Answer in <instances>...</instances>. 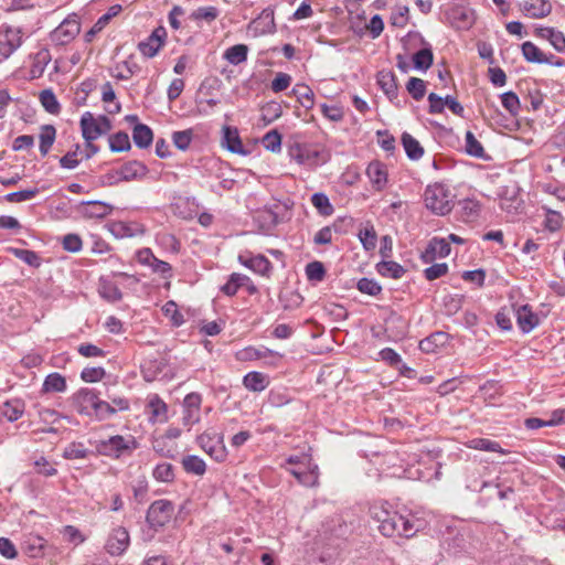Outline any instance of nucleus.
Wrapping results in <instances>:
<instances>
[{
	"mask_svg": "<svg viewBox=\"0 0 565 565\" xmlns=\"http://www.w3.org/2000/svg\"><path fill=\"white\" fill-rule=\"evenodd\" d=\"M98 291L99 295L109 302H117L122 298L118 285L107 278H100Z\"/></svg>",
	"mask_w": 565,
	"mask_h": 565,
	"instance_id": "nucleus-26",
	"label": "nucleus"
},
{
	"mask_svg": "<svg viewBox=\"0 0 565 565\" xmlns=\"http://www.w3.org/2000/svg\"><path fill=\"white\" fill-rule=\"evenodd\" d=\"M358 289L362 294L370 296H377L382 291V287L374 279L361 278L358 281Z\"/></svg>",
	"mask_w": 565,
	"mask_h": 565,
	"instance_id": "nucleus-57",
	"label": "nucleus"
},
{
	"mask_svg": "<svg viewBox=\"0 0 565 565\" xmlns=\"http://www.w3.org/2000/svg\"><path fill=\"white\" fill-rule=\"evenodd\" d=\"M521 49L522 54L527 62L543 64L546 61V54L530 41L524 42Z\"/></svg>",
	"mask_w": 565,
	"mask_h": 565,
	"instance_id": "nucleus-40",
	"label": "nucleus"
},
{
	"mask_svg": "<svg viewBox=\"0 0 565 565\" xmlns=\"http://www.w3.org/2000/svg\"><path fill=\"white\" fill-rule=\"evenodd\" d=\"M202 397L199 393H190L184 397V417L183 420L188 425H193L200 420V407Z\"/></svg>",
	"mask_w": 565,
	"mask_h": 565,
	"instance_id": "nucleus-16",
	"label": "nucleus"
},
{
	"mask_svg": "<svg viewBox=\"0 0 565 565\" xmlns=\"http://www.w3.org/2000/svg\"><path fill=\"white\" fill-rule=\"evenodd\" d=\"M220 15V11L215 7H201L192 12L191 18L195 21H206L207 23L213 22Z\"/></svg>",
	"mask_w": 565,
	"mask_h": 565,
	"instance_id": "nucleus-50",
	"label": "nucleus"
},
{
	"mask_svg": "<svg viewBox=\"0 0 565 565\" xmlns=\"http://www.w3.org/2000/svg\"><path fill=\"white\" fill-rule=\"evenodd\" d=\"M515 317L519 328L527 333L539 324V317L534 313L529 305H523L516 308Z\"/></svg>",
	"mask_w": 565,
	"mask_h": 565,
	"instance_id": "nucleus-19",
	"label": "nucleus"
},
{
	"mask_svg": "<svg viewBox=\"0 0 565 565\" xmlns=\"http://www.w3.org/2000/svg\"><path fill=\"white\" fill-rule=\"evenodd\" d=\"M359 238L365 250H373L375 248L377 236L373 226L361 230Z\"/></svg>",
	"mask_w": 565,
	"mask_h": 565,
	"instance_id": "nucleus-53",
	"label": "nucleus"
},
{
	"mask_svg": "<svg viewBox=\"0 0 565 565\" xmlns=\"http://www.w3.org/2000/svg\"><path fill=\"white\" fill-rule=\"evenodd\" d=\"M222 145L231 152L237 154H246L237 128L225 126L223 128Z\"/></svg>",
	"mask_w": 565,
	"mask_h": 565,
	"instance_id": "nucleus-21",
	"label": "nucleus"
},
{
	"mask_svg": "<svg viewBox=\"0 0 565 565\" xmlns=\"http://www.w3.org/2000/svg\"><path fill=\"white\" fill-rule=\"evenodd\" d=\"M248 52L249 49L246 44H235L224 51L223 58L236 66L247 61Z\"/></svg>",
	"mask_w": 565,
	"mask_h": 565,
	"instance_id": "nucleus-25",
	"label": "nucleus"
},
{
	"mask_svg": "<svg viewBox=\"0 0 565 565\" xmlns=\"http://www.w3.org/2000/svg\"><path fill=\"white\" fill-rule=\"evenodd\" d=\"M306 275L309 280L321 281L324 278L326 269L320 262H312L306 266Z\"/></svg>",
	"mask_w": 565,
	"mask_h": 565,
	"instance_id": "nucleus-58",
	"label": "nucleus"
},
{
	"mask_svg": "<svg viewBox=\"0 0 565 565\" xmlns=\"http://www.w3.org/2000/svg\"><path fill=\"white\" fill-rule=\"evenodd\" d=\"M98 399L97 393L89 388H82L74 396L77 411L86 415H89L90 411L95 412Z\"/></svg>",
	"mask_w": 565,
	"mask_h": 565,
	"instance_id": "nucleus-17",
	"label": "nucleus"
},
{
	"mask_svg": "<svg viewBox=\"0 0 565 565\" xmlns=\"http://www.w3.org/2000/svg\"><path fill=\"white\" fill-rule=\"evenodd\" d=\"M81 23L77 17L73 14L63 20L60 25L51 32L50 39L55 45L63 46L71 43L78 35Z\"/></svg>",
	"mask_w": 565,
	"mask_h": 565,
	"instance_id": "nucleus-5",
	"label": "nucleus"
},
{
	"mask_svg": "<svg viewBox=\"0 0 565 565\" xmlns=\"http://www.w3.org/2000/svg\"><path fill=\"white\" fill-rule=\"evenodd\" d=\"M416 519L415 516L407 514H402V521L395 520L392 523V527L390 531L388 537H404L411 539L415 536L418 532V529L415 526Z\"/></svg>",
	"mask_w": 565,
	"mask_h": 565,
	"instance_id": "nucleus-12",
	"label": "nucleus"
},
{
	"mask_svg": "<svg viewBox=\"0 0 565 565\" xmlns=\"http://www.w3.org/2000/svg\"><path fill=\"white\" fill-rule=\"evenodd\" d=\"M244 386L253 392H260L268 385L267 376L260 372H249L243 379Z\"/></svg>",
	"mask_w": 565,
	"mask_h": 565,
	"instance_id": "nucleus-35",
	"label": "nucleus"
},
{
	"mask_svg": "<svg viewBox=\"0 0 565 565\" xmlns=\"http://www.w3.org/2000/svg\"><path fill=\"white\" fill-rule=\"evenodd\" d=\"M109 147L114 152H122L130 149V140L127 132L119 131L109 137Z\"/></svg>",
	"mask_w": 565,
	"mask_h": 565,
	"instance_id": "nucleus-42",
	"label": "nucleus"
},
{
	"mask_svg": "<svg viewBox=\"0 0 565 565\" xmlns=\"http://www.w3.org/2000/svg\"><path fill=\"white\" fill-rule=\"evenodd\" d=\"M199 446L213 459L221 462L226 458L223 437L216 433H203L198 437Z\"/></svg>",
	"mask_w": 565,
	"mask_h": 565,
	"instance_id": "nucleus-7",
	"label": "nucleus"
},
{
	"mask_svg": "<svg viewBox=\"0 0 565 565\" xmlns=\"http://www.w3.org/2000/svg\"><path fill=\"white\" fill-rule=\"evenodd\" d=\"M291 84V76L287 73H278L271 81L270 88L274 93H280L287 89Z\"/></svg>",
	"mask_w": 565,
	"mask_h": 565,
	"instance_id": "nucleus-62",
	"label": "nucleus"
},
{
	"mask_svg": "<svg viewBox=\"0 0 565 565\" xmlns=\"http://www.w3.org/2000/svg\"><path fill=\"white\" fill-rule=\"evenodd\" d=\"M402 143L409 159L418 160L423 157L424 148L412 135L404 132L402 135Z\"/></svg>",
	"mask_w": 565,
	"mask_h": 565,
	"instance_id": "nucleus-34",
	"label": "nucleus"
},
{
	"mask_svg": "<svg viewBox=\"0 0 565 565\" xmlns=\"http://www.w3.org/2000/svg\"><path fill=\"white\" fill-rule=\"evenodd\" d=\"M148 407L150 408L153 418L166 417L168 407L166 403L162 399H160L157 395L149 399Z\"/></svg>",
	"mask_w": 565,
	"mask_h": 565,
	"instance_id": "nucleus-59",
	"label": "nucleus"
},
{
	"mask_svg": "<svg viewBox=\"0 0 565 565\" xmlns=\"http://www.w3.org/2000/svg\"><path fill=\"white\" fill-rule=\"evenodd\" d=\"M434 61V55L430 49L424 47L417 51L413 56L414 66L418 70H428Z\"/></svg>",
	"mask_w": 565,
	"mask_h": 565,
	"instance_id": "nucleus-43",
	"label": "nucleus"
},
{
	"mask_svg": "<svg viewBox=\"0 0 565 565\" xmlns=\"http://www.w3.org/2000/svg\"><path fill=\"white\" fill-rule=\"evenodd\" d=\"M292 94L296 96L297 100L301 104V106L305 107L306 109H311L315 106L313 90L306 84H297L292 88Z\"/></svg>",
	"mask_w": 565,
	"mask_h": 565,
	"instance_id": "nucleus-36",
	"label": "nucleus"
},
{
	"mask_svg": "<svg viewBox=\"0 0 565 565\" xmlns=\"http://www.w3.org/2000/svg\"><path fill=\"white\" fill-rule=\"evenodd\" d=\"M291 156L296 162L306 166L309 169H315L318 166L324 164L330 159L328 151L309 146H298L292 151Z\"/></svg>",
	"mask_w": 565,
	"mask_h": 565,
	"instance_id": "nucleus-4",
	"label": "nucleus"
},
{
	"mask_svg": "<svg viewBox=\"0 0 565 565\" xmlns=\"http://www.w3.org/2000/svg\"><path fill=\"white\" fill-rule=\"evenodd\" d=\"M40 102L47 113L55 115L60 111V104L51 89H44L41 92Z\"/></svg>",
	"mask_w": 565,
	"mask_h": 565,
	"instance_id": "nucleus-45",
	"label": "nucleus"
},
{
	"mask_svg": "<svg viewBox=\"0 0 565 565\" xmlns=\"http://www.w3.org/2000/svg\"><path fill=\"white\" fill-rule=\"evenodd\" d=\"M166 38V29L163 26H158L146 41L139 43L138 49L142 55L153 57L164 44Z\"/></svg>",
	"mask_w": 565,
	"mask_h": 565,
	"instance_id": "nucleus-11",
	"label": "nucleus"
},
{
	"mask_svg": "<svg viewBox=\"0 0 565 565\" xmlns=\"http://www.w3.org/2000/svg\"><path fill=\"white\" fill-rule=\"evenodd\" d=\"M117 173L120 180L132 181L146 177L148 168L142 162L134 160L122 164Z\"/></svg>",
	"mask_w": 565,
	"mask_h": 565,
	"instance_id": "nucleus-22",
	"label": "nucleus"
},
{
	"mask_svg": "<svg viewBox=\"0 0 565 565\" xmlns=\"http://www.w3.org/2000/svg\"><path fill=\"white\" fill-rule=\"evenodd\" d=\"M78 153H82L81 146L76 145L74 150L68 151L60 160V164L65 169H74L78 166L79 160L77 159Z\"/></svg>",
	"mask_w": 565,
	"mask_h": 565,
	"instance_id": "nucleus-61",
	"label": "nucleus"
},
{
	"mask_svg": "<svg viewBox=\"0 0 565 565\" xmlns=\"http://www.w3.org/2000/svg\"><path fill=\"white\" fill-rule=\"evenodd\" d=\"M182 468L186 473L203 476L206 471L205 461L194 455L184 456L181 460Z\"/></svg>",
	"mask_w": 565,
	"mask_h": 565,
	"instance_id": "nucleus-29",
	"label": "nucleus"
},
{
	"mask_svg": "<svg viewBox=\"0 0 565 565\" xmlns=\"http://www.w3.org/2000/svg\"><path fill=\"white\" fill-rule=\"evenodd\" d=\"M262 145L270 152H279L281 150V135L276 129H273L265 134Z\"/></svg>",
	"mask_w": 565,
	"mask_h": 565,
	"instance_id": "nucleus-44",
	"label": "nucleus"
},
{
	"mask_svg": "<svg viewBox=\"0 0 565 565\" xmlns=\"http://www.w3.org/2000/svg\"><path fill=\"white\" fill-rule=\"evenodd\" d=\"M22 45V32L18 28L4 26L0 31V57L7 60Z\"/></svg>",
	"mask_w": 565,
	"mask_h": 565,
	"instance_id": "nucleus-8",
	"label": "nucleus"
},
{
	"mask_svg": "<svg viewBox=\"0 0 565 565\" xmlns=\"http://www.w3.org/2000/svg\"><path fill=\"white\" fill-rule=\"evenodd\" d=\"M129 542L130 537L128 531L122 526H118L109 534L105 550L110 555H121L129 546Z\"/></svg>",
	"mask_w": 565,
	"mask_h": 565,
	"instance_id": "nucleus-10",
	"label": "nucleus"
},
{
	"mask_svg": "<svg viewBox=\"0 0 565 565\" xmlns=\"http://www.w3.org/2000/svg\"><path fill=\"white\" fill-rule=\"evenodd\" d=\"M39 193V189H28V190H21L17 192H12L6 195V200L8 202H24L33 199Z\"/></svg>",
	"mask_w": 565,
	"mask_h": 565,
	"instance_id": "nucleus-60",
	"label": "nucleus"
},
{
	"mask_svg": "<svg viewBox=\"0 0 565 565\" xmlns=\"http://www.w3.org/2000/svg\"><path fill=\"white\" fill-rule=\"evenodd\" d=\"M520 10L531 19H542L552 12V4L550 0H524Z\"/></svg>",
	"mask_w": 565,
	"mask_h": 565,
	"instance_id": "nucleus-14",
	"label": "nucleus"
},
{
	"mask_svg": "<svg viewBox=\"0 0 565 565\" xmlns=\"http://www.w3.org/2000/svg\"><path fill=\"white\" fill-rule=\"evenodd\" d=\"M2 418L9 422L18 420L24 413V403L21 399H11L1 405Z\"/></svg>",
	"mask_w": 565,
	"mask_h": 565,
	"instance_id": "nucleus-30",
	"label": "nucleus"
},
{
	"mask_svg": "<svg viewBox=\"0 0 565 565\" xmlns=\"http://www.w3.org/2000/svg\"><path fill=\"white\" fill-rule=\"evenodd\" d=\"M111 212V206L99 201L83 204L82 214L89 218H103Z\"/></svg>",
	"mask_w": 565,
	"mask_h": 565,
	"instance_id": "nucleus-27",
	"label": "nucleus"
},
{
	"mask_svg": "<svg viewBox=\"0 0 565 565\" xmlns=\"http://www.w3.org/2000/svg\"><path fill=\"white\" fill-rule=\"evenodd\" d=\"M56 137V129L52 125H44L41 127L40 132V152L44 157L49 153L53 146Z\"/></svg>",
	"mask_w": 565,
	"mask_h": 565,
	"instance_id": "nucleus-37",
	"label": "nucleus"
},
{
	"mask_svg": "<svg viewBox=\"0 0 565 565\" xmlns=\"http://www.w3.org/2000/svg\"><path fill=\"white\" fill-rule=\"evenodd\" d=\"M466 152L475 158H484V149L471 131L466 132Z\"/></svg>",
	"mask_w": 565,
	"mask_h": 565,
	"instance_id": "nucleus-47",
	"label": "nucleus"
},
{
	"mask_svg": "<svg viewBox=\"0 0 565 565\" xmlns=\"http://www.w3.org/2000/svg\"><path fill=\"white\" fill-rule=\"evenodd\" d=\"M66 390V380L57 372L49 374L42 385L43 393H61Z\"/></svg>",
	"mask_w": 565,
	"mask_h": 565,
	"instance_id": "nucleus-31",
	"label": "nucleus"
},
{
	"mask_svg": "<svg viewBox=\"0 0 565 565\" xmlns=\"http://www.w3.org/2000/svg\"><path fill=\"white\" fill-rule=\"evenodd\" d=\"M132 139L137 147L148 148L153 140L152 130L147 125L136 124L132 129Z\"/></svg>",
	"mask_w": 565,
	"mask_h": 565,
	"instance_id": "nucleus-28",
	"label": "nucleus"
},
{
	"mask_svg": "<svg viewBox=\"0 0 565 565\" xmlns=\"http://www.w3.org/2000/svg\"><path fill=\"white\" fill-rule=\"evenodd\" d=\"M110 233L117 238L132 237L137 234V227L122 221H115L108 225Z\"/></svg>",
	"mask_w": 565,
	"mask_h": 565,
	"instance_id": "nucleus-41",
	"label": "nucleus"
},
{
	"mask_svg": "<svg viewBox=\"0 0 565 565\" xmlns=\"http://www.w3.org/2000/svg\"><path fill=\"white\" fill-rule=\"evenodd\" d=\"M88 450L81 443L70 444L63 452L66 459H84L87 457Z\"/></svg>",
	"mask_w": 565,
	"mask_h": 565,
	"instance_id": "nucleus-54",
	"label": "nucleus"
},
{
	"mask_svg": "<svg viewBox=\"0 0 565 565\" xmlns=\"http://www.w3.org/2000/svg\"><path fill=\"white\" fill-rule=\"evenodd\" d=\"M450 254V245L446 238L434 237L425 252L422 254V260L425 264L433 263L437 257L444 258Z\"/></svg>",
	"mask_w": 565,
	"mask_h": 565,
	"instance_id": "nucleus-13",
	"label": "nucleus"
},
{
	"mask_svg": "<svg viewBox=\"0 0 565 565\" xmlns=\"http://www.w3.org/2000/svg\"><path fill=\"white\" fill-rule=\"evenodd\" d=\"M12 253L15 257L23 260L25 264L32 266V267H40L41 260L39 255L30 249H20V248H11Z\"/></svg>",
	"mask_w": 565,
	"mask_h": 565,
	"instance_id": "nucleus-51",
	"label": "nucleus"
},
{
	"mask_svg": "<svg viewBox=\"0 0 565 565\" xmlns=\"http://www.w3.org/2000/svg\"><path fill=\"white\" fill-rule=\"evenodd\" d=\"M300 484L313 487L318 483V467L308 463L303 466V470H288Z\"/></svg>",
	"mask_w": 565,
	"mask_h": 565,
	"instance_id": "nucleus-24",
	"label": "nucleus"
},
{
	"mask_svg": "<svg viewBox=\"0 0 565 565\" xmlns=\"http://www.w3.org/2000/svg\"><path fill=\"white\" fill-rule=\"evenodd\" d=\"M172 140H173L174 146L178 149L186 150L192 140V131L191 130L175 131L172 135Z\"/></svg>",
	"mask_w": 565,
	"mask_h": 565,
	"instance_id": "nucleus-63",
	"label": "nucleus"
},
{
	"mask_svg": "<svg viewBox=\"0 0 565 565\" xmlns=\"http://www.w3.org/2000/svg\"><path fill=\"white\" fill-rule=\"evenodd\" d=\"M369 513L371 519L377 523L379 532L385 537L390 535L392 523L395 520L402 521V513L396 511L387 501L374 502L370 507Z\"/></svg>",
	"mask_w": 565,
	"mask_h": 565,
	"instance_id": "nucleus-2",
	"label": "nucleus"
},
{
	"mask_svg": "<svg viewBox=\"0 0 565 565\" xmlns=\"http://www.w3.org/2000/svg\"><path fill=\"white\" fill-rule=\"evenodd\" d=\"M44 540L41 536L34 534L25 535L21 543L22 553L32 558L41 557L44 553Z\"/></svg>",
	"mask_w": 565,
	"mask_h": 565,
	"instance_id": "nucleus-23",
	"label": "nucleus"
},
{
	"mask_svg": "<svg viewBox=\"0 0 565 565\" xmlns=\"http://www.w3.org/2000/svg\"><path fill=\"white\" fill-rule=\"evenodd\" d=\"M366 175L376 191H382L387 184V168L380 161H372L366 168Z\"/></svg>",
	"mask_w": 565,
	"mask_h": 565,
	"instance_id": "nucleus-15",
	"label": "nucleus"
},
{
	"mask_svg": "<svg viewBox=\"0 0 565 565\" xmlns=\"http://www.w3.org/2000/svg\"><path fill=\"white\" fill-rule=\"evenodd\" d=\"M377 83L390 100L397 98L398 88L394 74L390 72L380 73Z\"/></svg>",
	"mask_w": 565,
	"mask_h": 565,
	"instance_id": "nucleus-33",
	"label": "nucleus"
},
{
	"mask_svg": "<svg viewBox=\"0 0 565 565\" xmlns=\"http://www.w3.org/2000/svg\"><path fill=\"white\" fill-rule=\"evenodd\" d=\"M446 341H447V333L438 331V332H435V333L430 334L429 337L423 339L419 342V349L423 352L431 353V352H435V350L438 347L444 345L446 343Z\"/></svg>",
	"mask_w": 565,
	"mask_h": 565,
	"instance_id": "nucleus-38",
	"label": "nucleus"
},
{
	"mask_svg": "<svg viewBox=\"0 0 565 565\" xmlns=\"http://www.w3.org/2000/svg\"><path fill=\"white\" fill-rule=\"evenodd\" d=\"M174 508L168 500H157L148 509L147 522L153 529L164 526L170 522Z\"/></svg>",
	"mask_w": 565,
	"mask_h": 565,
	"instance_id": "nucleus-6",
	"label": "nucleus"
},
{
	"mask_svg": "<svg viewBox=\"0 0 565 565\" xmlns=\"http://www.w3.org/2000/svg\"><path fill=\"white\" fill-rule=\"evenodd\" d=\"M406 89L415 100H419L426 94V83L422 78L411 77L406 84Z\"/></svg>",
	"mask_w": 565,
	"mask_h": 565,
	"instance_id": "nucleus-48",
	"label": "nucleus"
},
{
	"mask_svg": "<svg viewBox=\"0 0 565 565\" xmlns=\"http://www.w3.org/2000/svg\"><path fill=\"white\" fill-rule=\"evenodd\" d=\"M111 14L105 13L103 14L95 24L85 33L84 39L87 43H90L95 35L98 34L110 21Z\"/></svg>",
	"mask_w": 565,
	"mask_h": 565,
	"instance_id": "nucleus-55",
	"label": "nucleus"
},
{
	"mask_svg": "<svg viewBox=\"0 0 565 565\" xmlns=\"http://www.w3.org/2000/svg\"><path fill=\"white\" fill-rule=\"evenodd\" d=\"M466 446L470 449L483 450V451H492L507 454L504 449L500 446L499 443L487 439V438H473L469 440Z\"/></svg>",
	"mask_w": 565,
	"mask_h": 565,
	"instance_id": "nucleus-39",
	"label": "nucleus"
},
{
	"mask_svg": "<svg viewBox=\"0 0 565 565\" xmlns=\"http://www.w3.org/2000/svg\"><path fill=\"white\" fill-rule=\"evenodd\" d=\"M137 447L138 444L134 436L115 435L102 440L97 449L104 456L119 458L126 454H131Z\"/></svg>",
	"mask_w": 565,
	"mask_h": 565,
	"instance_id": "nucleus-3",
	"label": "nucleus"
},
{
	"mask_svg": "<svg viewBox=\"0 0 565 565\" xmlns=\"http://www.w3.org/2000/svg\"><path fill=\"white\" fill-rule=\"evenodd\" d=\"M153 477L158 481L172 482L174 479L173 467L171 463H159L153 470Z\"/></svg>",
	"mask_w": 565,
	"mask_h": 565,
	"instance_id": "nucleus-52",
	"label": "nucleus"
},
{
	"mask_svg": "<svg viewBox=\"0 0 565 565\" xmlns=\"http://www.w3.org/2000/svg\"><path fill=\"white\" fill-rule=\"evenodd\" d=\"M51 61V55L47 50H41L35 54L34 62L31 67L33 77L41 76L45 66Z\"/></svg>",
	"mask_w": 565,
	"mask_h": 565,
	"instance_id": "nucleus-46",
	"label": "nucleus"
},
{
	"mask_svg": "<svg viewBox=\"0 0 565 565\" xmlns=\"http://www.w3.org/2000/svg\"><path fill=\"white\" fill-rule=\"evenodd\" d=\"M448 271V265L446 263L434 264L424 270L425 278L427 280H435L445 276Z\"/></svg>",
	"mask_w": 565,
	"mask_h": 565,
	"instance_id": "nucleus-64",
	"label": "nucleus"
},
{
	"mask_svg": "<svg viewBox=\"0 0 565 565\" xmlns=\"http://www.w3.org/2000/svg\"><path fill=\"white\" fill-rule=\"evenodd\" d=\"M502 106L511 114L516 115L520 110V100L515 93L508 92L501 95Z\"/></svg>",
	"mask_w": 565,
	"mask_h": 565,
	"instance_id": "nucleus-56",
	"label": "nucleus"
},
{
	"mask_svg": "<svg viewBox=\"0 0 565 565\" xmlns=\"http://www.w3.org/2000/svg\"><path fill=\"white\" fill-rule=\"evenodd\" d=\"M447 19L458 30H468L475 22V14L470 8L454 6L447 11Z\"/></svg>",
	"mask_w": 565,
	"mask_h": 565,
	"instance_id": "nucleus-9",
	"label": "nucleus"
},
{
	"mask_svg": "<svg viewBox=\"0 0 565 565\" xmlns=\"http://www.w3.org/2000/svg\"><path fill=\"white\" fill-rule=\"evenodd\" d=\"M377 273L383 277L398 279L406 270L402 265L393 260H382L376 265Z\"/></svg>",
	"mask_w": 565,
	"mask_h": 565,
	"instance_id": "nucleus-32",
	"label": "nucleus"
},
{
	"mask_svg": "<svg viewBox=\"0 0 565 565\" xmlns=\"http://www.w3.org/2000/svg\"><path fill=\"white\" fill-rule=\"evenodd\" d=\"M238 260L245 267L260 275H267L271 269L270 262L263 255L241 254Z\"/></svg>",
	"mask_w": 565,
	"mask_h": 565,
	"instance_id": "nucleus-18",
	"label": "nucleus"
},
{
	"mask_svg": "<svg viewBox=\"0 0 565 565\" xmlns=\"http://www.w3.org/2000/svg\"><path fill=\"white\" fill-rule=\"evenodd\" d=\"M452 193L441 183L428 185L424 193L426 207L439 215H445L452 210Z\"/></svg>",
	"mask_w": 565,
	"mask_h": 565,
	"instance_id": "nucleus-1",
	"label": "nucleus"
},
{
	"mask_svg": "<svg viewBox=\"0 0 565 565\" xmlns=\"http://www.w3.org/2000/svg\"><path fill=\"white\" fill-rule=\"evenodd\" d=\"M311 203L322 215L329 216L333 213V206L329 198L323 193H315L311 196Z\"/></svg>",
	"mask_w": 565,
	"mask_h": 565,
	"instance_id": "nucleus-49",
	"label": "nucleus"
},
{
	"mask_svg": "<svg viewBox=\"0 0 565 565\" xmlns=\"http://www.w3.org/2000/svg\"><path fill=\"white\" fill-rule=\"evenodd\" d=\"M81 129L85 141H93L103 135V130L98 127V119L89 111H85L81 118Z\"/></svg>",
	"mask_w": 565,
	"mask_h": 565,
	"instance_id": "nucleus-20",
	"label": "nucleus"
}]
</instances>
